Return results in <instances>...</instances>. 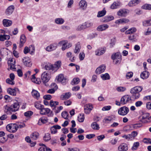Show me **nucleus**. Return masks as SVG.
I'll list each match as a JSON object with an SVG mask.
<instances>
[{
	"label": "nucleus",
	"mask_w": 151,
	"mask_h": 151,
	"mask_svg": "<svg viewBox=\"0 0 151 151\" xmlns=\"http://www.w3.org/2000/svg\"><path fill=\"white\" fill-rule=\"evenodd\" d=\"M19 107V105L18 102L14 103L10 107L7 105L5 106L4 107V111L6 112L9 111L15 112L18 110Z\"/></svg>",
	"instance_id": "nucleus-1"
},
{
	"label": "nucleus",
	"mask_w": 151,
	"mask_h": 151,
	"mask_svg": "<svg viewBox=\"0 0 151 151\" xmlns=\"http://www.w3.org/2000/svg\"><path fill=\"white\" fill-rule=\"evenodd\" d=\"M111 58L115 64H117L121 62L122 60V56L120 53L117 52L112 55Z\"/></svg>",
	"instance_id": "nucleus-2"
},
{
	"label": "nucleus",
	"mask_w": 151,
	"mask_h": 151,
	"mask_svg": "<svg viewBox=\"0 0 151 151\" xmlns=\"http://www.w3.org/2000/svg\"><path fill=\"white\" fill-rule=\"evenodd\" d=\"M50 78L49 74L46 72H43L41 75V78L42 81L46 86L47 85L46 83L49 81Z\"/></svg>",
	"instance_id": "nucleus-3"
},
{
	"label": "nucleus",
	"mask_w": 151,
	"mask_h": 151,
	"mask_svg": "<svg viewBox=\"0 0 151 151\" xmlns=\"http://www.w3.org/2000/svg\"><path fill=\"white\" fill-rule=\"evenodd\" d=\"M129 111V108L126 106L121 107L118 109V114L121 115L125 116L127 114Z\"/></svg>",
	"instance_id": "nucleus-4"
},
{
	"label": "nucleus",
	"mask_w": 151,
	"mask_h": 151,
	"mask_svg": "<svg viewBox=\"0 0 151 151\" xmlns=\"http://www.w3.org/2000/svg\"><path fill=\"white\" fill-rule=\"evenodd\" d=\"M121 104L124 105L127 103H129L131 101V97L129 95H126L123 96L121 98Z\"/></svg>",
	"instance_id": "nucleus-5"
},
{
	"label": "nucleus",
	"mask_w": 151,
	"mask_h": 151,
	"mask_svg": "<svg viewBox=\"0 0 151 151\" xmlns=\"http://www.w3.org/2000/svg\"><path fill=\"white\" fill-rule=\"evenodd\" d=\"M149 114L145 113L143 114L139 117V121L142 123H146L149 122L147 118L149 116Z\"/></svg>",
	"instance_id": "nucleus-6"
},
{
	"label": "nucleus",
	"mask_w": 151,
	"mask_h": 151,
	"mask_svg": "<svg viewBox=\"0 0 151 151\" xmlns=\"http://www.w3.org/2000/svg\"><path fill=\"white\" fill-rule=\"evenodd\" d=\"M59 44L62 45V49L63 50H65L66 49L72 46V44L70 43H68L66 41H62L60 42Z\"/></svg>",
	"instance_id": "nucleus-7"
},
{
	"label": "nucleus",
	"mask_w": 151,
	"mask_h": 151,
	"mask_svg": "<svg viewBox=\"0 0 151 151\" xmlns=\"http://www.w3.org/2000/svg\"><path fill=\"white\" fill-rule=\"evenodd\" d=\"M93 108V106L91 104H86L84 106L85 113L87 114H89Z\"/></svg>",
	"instance_id": "nucleus-8"
},
{
	"label": "nucleus",
	"mask_w": 151,
	"mask_h": 151,
	"mask_svg": "<svg viewBox=\"0 0 151 151\" xmlns=\"http://www.w3.org/2000/svg\"><path fill=\"white\" fill-rule=\"evenodd\" d=\"M143 88L141 86H137L132 88L130 90L131 93H139L142 90Z\"/></svg>",
	"instance_id": "nucleus-9"
},
{
	"label": "nucleus",
	"mask_w": 151,
	"mask_h": 151,
	"mask_svg": "<svg viewBox=\"0 0 151 151\" xmlns=\"http://www.w3.org/2000/svg\"><path fill=\"white\" fill-rule=\"evenodd\" d=\"M23 62L24 65L28 67H30L32 63L29 58L28 57H25L23 59Z\"/></svg>",
	"instance_id": "nucleus-10"
},
{
	"label": "nucleus",
	"mask_w": 151,
	"mask_h": 151,
	"mask_svg": "<svg viewBox=\"0 0 151 151\" xmlns=\"http://www.w3.org/2000/svg\"><path fill=\"white\" fill-rule=\"evenodd\" d=\"M128 147L127 144L125 143L121 144L118 147L119 151H127Z\"/></svg>",
	"instance_id": "nucleus-11"
},
{
	"label": "nucleus",
	"mask_w": 151,
	"mask_h": 151,
	"mask_svg": "<svg viewBox=\"0 0 151 151\" xmlns=\"http://www.w3.org/2000/svg\"><path fill=\"white\" fill-rule=\"evenodd\" d=\"M106 66L104 65H101L96 70L95 72L98 74H100L103 72L106 69Z\"/></svg>",
	"instance_id": "nucleus-12"
},
{
	"label": "nucleus",
	"mask_w": 151,
	"mask_h": 151,
	"mask_svg": "<svg viewBox=\"0 0 151 151\" xmlns=\"http://www.w3.org/2000/svg\"><path fill=\"white\" fill-rule=\"evenodd\" d=\"M14 9V6L12 5L9 6L6 9L5 13L6 14L9 15L12 14Z\"/></svg>",
	"instance_id": "nucleus-13"
},
{
	"label": "nucleus",
	"mask_w": 151,
	"mask_h": 151,
	"mask_svg": "<svg viewBox=\"0 0 151 151\" xmlns=\"http://www.w3.org/2000/svg\"><path fill=\"white\" fill-rule=\"evenodd\" d=\"M61 128V127L58 125H54L51 128L50 130L52 134H55L56 133L57 131V129H60Z\"/></svg>",
	"instance_id": "nucleus-14"
},
{
	"label": "nucleus",
	"mask_w": 151,
	"mask_h": 151,
	"mask_svg": "<svg viewBox=\"0 0 151 151\" xmlns=\"http://www.w3.org/2000/svg\"><path fill=\"white\" fill-rule=\"evenodd\" d=\"M66 79L65 78L63 74H59L57 80L58 81L61 82L63 84L65 83Z\"/></svg>",
	"instance_id": "nucleus-15"
},
{
	"label": "nucleus",
	"mask_w": 151,
	"mask_h": 151,
	"mask_svg": "<svg viewBox=\"0 0 151 151\" xmlns=\"http://www.w3.org/2000/svg\"><path fill=\"white\" fill-rule=\"evenodd\" d=\"M50 110L48 108H44V106H42V107L40 109V113L42 115H45L50 113Z\"/></svg>",
	"instance_id": "nucleus-16"
},
{
	"label": "nucleus",
	"mask_w": 151,
	"mask_h": 151,
	"mask_svg": "<svg viewBox=\"0 0 151 151\" xmlns=\"http://www.w3.org/2000/svg\"><path fill=\"white\" fill-rule=\"evenodd\" d=\"M47 122L48 119L45 116H43L39 119L38 124L39 125H41L42 124H45Z\"/></svg>",
	"instance_id": "nucleus-17"
},
{
	"label": "nucleus",
	"mask_w": 151,
	"mask_h": 151,
	"mask_svg": "<svg viewBox=\"0 0 151 151\" xmlns=\"http://www.w3.org/2000/svg\"><path fill=\"white\" fill-rule=\"evenodd\" d=\"M109 27V26L106 24H103L99 26L97 28V30L102 31L105 30Z\"/></svg>",
	"instance_id": "nucleus-18"
},
{
	"label": "nucleus",
	"mask_w": 151,
	"mask_h": 151,
	"mask_svg": "<svg viewBox=\"0 0 151 151\" xmlns=\"http://www.w3.org/2000/svg\"><path fill=\"white\" fill-rule=\"evenodd\" d=\"M61 65V61L60 60L58 61L55 63L53 65L54 67L53 69L54 72H55L60 67Z\"/></svg>",
	"instance_id": "nucleus-19"
},
{
	"label": "nucleus",
	"mask_w": 151,
	"mask_h": 151,
	"mask_svg": "<svg viewBox=\"0 0 151 151\" xmlns=\"http://www.w3.org/2000/svg\"><path fill=\"white\" fill-rule=\"evenodd\" d=\"M26 41V38L25 36L22 35L21 36L20 42L19 43V47H22L23 46L24 44Z\"/></svg>",
	"instance_id": "nucleus-20"
},
{
	"label": "nucleus",
	"mask_w": 151,
	"mask_h": 151,
	"mask_svg": "<svg viewBox=\"0 0 151 151\" xmlns=\"http://www.w3.org/2000/svg\"><path fill=\"white\" fill-rule=\"evenodd\" d=\"M12 24V21L7 19H4L3 20V24L4 26L7 27L11 26Z\"/></svg>",
	"instance_id": "nucleus-21"
},
{
	"label": "nucleus",
	"mask_w": 151,
	"mask_h": 151,
	"mask_svg": "<svg viewBox=\"0 0 151 151\" xmlns=\"http://www.w3.org/2000/svg\"><path fill=\"white\" fill-rule=\"evenodd\" d=\"M127 14V12L125 9H120L117 12V15L119 16L125 17Z\"/></svg>",
	"instance_id": "nucleus-22"
},
{
	"label": "nucleus",
	"mask_w": 151,
	"mask_h": 151,
	"mask_svg": "<svg viewBox=\"0 0 151 151\" xmlns=\"http://www.w3.org/2000/svg\"><path fill=\"white\" fill-rule=\"evenodd\" d=\"M79 5L81 8L83 9H85L87 7V4L85 0H81L79 2Z\"/></svg>",
	"instance_id": "nucleus-23"
},
{
	"label": "nucleus",
	"mask_w": 151,
	"mask_h": 151,
	"mask_svg": "<svg viewBox=\"0 0 151 151\" xmlns=\"http://www.w3.org/2000/svg\"><path fill=\"white\" fill-rule=\"evenodd\" d=\"M149 73L148 71L145 70L141 73L140 77L141 78L144 79L147 78L149 77Z\"/></svg>",
	"instance_id": "nucleus-24"
},
{
	"label": "nucleus",
	"mask_w": 151,
	"mask_h": 151,
	"mask_svg": "<svg viewBox=\"0 0 151 151\" xmlns=\"http://www.w3.org/2000/svg\"><path fill=\"white\" fill-rule=\"evenodd\" d=\"M57 44H53L47 47L46 50L48 51H51L56 49L57 47Z\"/></svg>",
	"instance_id": "nucleus-25"
},
{
	"label": "nucleus",
	"mask_w": 151,
	"mask_h": 151,
	"mask_svg": "<svg viewBox=\"0 0 151 151\" xmlns=\"http://www.w3.org/2000/svg\"><path fill=\"white\" fill-rule=\"evenodd\" d=\"M142 126L141 124H132L129 126V128L131 130H134L137 129Z\"/></svg>",
	"instance_id": "nucleus-26"
},
{
	"label": "nucleus",
	"mask_w": 151,
	"mask_h": 151,
	"mask_svg": "<svg viewBox=\"0 0 151 151\" xmlns=\"http://www.w3.org/2000/svg\"><path fill=\"white\" fill-rule=\"evenodd\" d=\"M106 50L104 48L98 49L95 51L96 55L100 56L103 54L105 52Z\"/></svg>",
	"instance_id": "nucleus-27"
},
{
	"label": "nucleus",
	"mask_w": 151,
	"mask_h": 151,
	"mask_svg": "<svg viewBox=\"0 0 151 151\" xmlns=\"http://www.w3.org/2000/svg\"><path fill=\"white\" fill-rule=\"evenodd\" d=\"M25 140L27 142H29L30 144V146L31 147L34 146L36 144V142L32 141L30 138L28 136L25 137Z\"/></svg>",
	"instance_id": "nucleus-28"
},
{
	"label": "nucleus",
	"mask_w": 151,
	"mask_h": 151,
	"mask_svg": "<svg viewBox=\"0 0 151 151\" xmlns=\"http://www.w3.org/2000/svg\"><path fill=\"white\" fill-rule=\"evenodd\" d=\"M140 2L139 0H132L129 2L128 5L129 6H134L138 4Z\"/></svg>",
	"instance_id": "nucleus-29"
},
{
	"label": "nucleus",
	"mask_w": 151,
	"mask_h": 151,
	"mask_svg": "<svg viewBox=\"0 0 151 151\" xmlns=\"http://www.w3.org/2000/svg\"><path fill=\"white\" fill-rule=\"evenodd\" d=\"M32 94L35 98H36L37 99H39L40 96L39 93L37 91L35 90H33L32 92Z\"/></svg>",
	"instance_id": "nucleus-30"
},
{
	"label": "nucleus",
	"mask_w": 151,
	"mask_h": 151,
	"mask_svg": "<svg viewBox=\"0 0 151 151\" xmlns=\"http://www.w3.org/2000/svg\"><path fill=\"white\" fill-rule=\"evenodd\" d=\"M39 134L37 132L32 133L30 136V139L33 140H35L38 138Z\"/></svg>",
	"instance_id": "nucleus-31"
},
{
	"label": "nucleus",
	"mask_w": 151,
	"mask_h": 151,
	"mask_svg": "<svg viewBox=\"0 0 151 151\" xmlns=\"http://www.w3.org/2000/svg\"><path fill=\"white\" fill-rule=\"evenodd\" d=\"M81 48V44L79 42H77L75 46V48L74 50L75 53H78L80 52Z\"/></svg>",
	"instance_id": "nucleus-32"
},
{
	"label": "nucleus",
	"mask_w": 151,
	"mask_h": 151,
	"mask_svg": "<svg viewBox=\"0 0 151 151\" xmlns=\"http://www.w3.org/2000/svg\"><path fill=\"white\" fill-rule=\"evenodd\" d=\"M71 94L70 92L66 93L62 95L61 98L62 100H64L69 99L71 96Z\"/></svg>",
	"instance_id": "nucleus-33"
},
{
	"label": "nucleus",
	"mask_w": 151,
	"mask_h": 151,
	"mask_svg": "<svg viewBox=\"0 0 151 151\" xmlns=\"http://www.w3.org/2000/svg\"><path fill=\"white\" fill-rule=\"evenodd\" d=\"M35 74H34L32 76L31 78L32 81L35 83L37 84H40L41 83V81L40 79H36L35 77Z\"/></svg>",
	"instance_id": "nucleus-34"
},
{
	"label": "nucleus",
	"mask_w": 151,
	"mask_h": 151,
	"mask_svg": "<svg viewBox=\"0 0 151 151\" xmlns=\"http://www.w3.org/2000/svg\"><path fill=\"white\" fill-rule=\"evenodd\" d=\"M54 67L53 65L50 63H48L45 66V69L48 70H51L52 71L54 72V70L53 69Z\"/></svg>",
	"instance_id": "nucleus-35"
},
{
	"label": "nucleus",
	"mask_w": 151,
	"mask_h": 151,
	"mask_svg": "<svg viewBox=\"0 0 151 151\" xmlns=\"http://www.w3.org/2000/svg\"><path fill=\"white\" fill-rule=\"evenodd\" d=\"M121 5V3L119 2H115L111 5V8L114 9L117 8Z\"/></svg>",
	"instance_id": "nucleus-36"
},
{
	"label": "nucleus",
	"mask_w": 151,
	"mask_h": 151,
	"mask_svg": "<svg viewBox=\"0 0 151 151\" xmlns=\"http://www.w3.org/2000/svg\"><path fill=\"white\" fill-rule=\"evenodd\" d=\"M7 92L11 95L15 96L16 94V91L14 89L9 88L8 89Z\"/></svg>",
	"instance_id": "nucleus-37"
},
{
	"label": "nucleus",
	"mask_w": 151,
	"mask_h": 151,
	"mask_svg": "<svg viewBox=\"0 0 151 151\" xmlns=\"http://www.w3.org/2000/svg\"><path fill=\"white\" fill-rule=\"evenodd\" d=\"M106 11L105 10V9H104L103 10L98 12L97 17H103L106 14Z\"/></svg>",
	"instance_id": "nucleus-38"
},
{
	"label": "nucleus",
	"mask_w": 151,
	"mask_h": 151,
	"mask_svg": "<svg viewBox=\"0 0 151 151\" xmlns=\"http://www.w3.org/2000/svg\"><path fill=\"white\" fill-rule=\"evenodd\" d=\"M136 29L135 27L132 28L125 32V34H129L131 33H133L136 31Z\"/></svg>",
	"instance_id": "nucleus-39"
},
{
	"label": "nucleus",
	"mask_w": 151,
	"mask_h": 151,
	"mask_svg": "<svg viewBox=\"0 0 151 151\" xmlns=\"http://www.w3.org/2000/svg\"><path fill=\"white\" fill-rule=\"evenodd\" d=\"M64 22V20L61 18H58L55 20V22L58 24H62Z\"/></svg>",
	"instance_id": "nucleus-40"
},
{
	"label": "nucleus",
	"mask_w": 151,
	"mask_h": 151,
	"mask_svg": "<svg viewBox=\"0 0 151 151\" xmlns=\"http://www.w3.org/2000/svg\"><path fill=\"white\" fill-rule=\"evenodd\" d=\"M142 8V9L146 10H151V4H145L143 5Z\"/></svg>",
	"instance_id": "nucleus-41"
},
{
	"label": "nucleus",
	"mask_w": 151,
	"mask_h": 151,
	"mask_svg": "<svg viewBox=\"0 0 151 151\" xmlns=\"http://www.w3.org/2000/svg\"><path fill=\"white\" fill-rule=\"evenodd\" d=\"M91 127L94 129H99V125L96 122L92 123L91 124Z\"/></svg>",
	"instance_id": "nucleus-42"
},
{
	"label": "nucleus",
	"mask_w": 151,
	"mask_h": 151,
	"mask_svg": "<svg viewBox=\"0 0 151 151\" xmlns=\"http://www.w3.org/2000/svg\"><path fill=\"white\" fill-rule=\"evenodd\" d=\"M101 77L103 80H108L110 79V76L108 73L101 75Z\"/></svg>",
	"instance_id": "nucleus-43"
},
{
	"label": "nucleus",
	"mask_w": 151,
	"mask_h": 151,
	"mask_svg": "<svg viewBox=\"0 0 151 151\" xmlns=\"http://www.w3.org/2000/svg\"><path fill=\"white\" fill-rule=\"evenodd\" d=\"M143 25L145 26H147L151 25V20L149 19L143 22Z\"/></svg>",
	"instance_id": "nucleus-44"
},
{
	"label": "nucleus",
	"mask_w": 151,
	"mask_h": 151,
	"mask_svg": "<svg viewBox=\"0 0 151 151\" xmlns=\"http://www.w3.org/2000/svg\"><path fill=\"white\" fill-rule=\"evenodd\" d=\"M59 103L58 101H53L52 100L50 101V105L51 107H55L58 105Z\"/></svg>",
	"instance_id": "nucleus-45"
},
{
	"label": "nucleus",
	"mask_w": 151,
	"mask_h": 151,
	"mask_svg": "<svg viewBox=\"0 0 151 151\" xmlns=\"http://www.w3.org/2000/svg\"><path fill=\"white\" fill-rule=\"evenodd\" d=\"M80 79L79 78H74L72 81V84L73 85L77 84L80 82Z\"/></svg>",
	"instance_id": "nucleus-46"
},
{
	"label": "nucleus",
	"mask_w": 151,
	"mask_h": 151,
	"mask_svg": "<svg viewBox=\"0 0 151 151\" xmlns=\"http://www.w3.org/2000/svg\"><path fill=\"white\" fill-rule=\"evenodd\" d=\"M114 17L112 16H106L105 18L104 21L105 22H108L111 20H113Z\"/></svg>",
	"instance_id": "nucleus-47"
},
{
	"label": "nucleus",
	"mask_w": 151,
	"mask_h": 151,
	"mask_svg": "<svg viewBox=\"0 0 151 151\" xmlns=\"http://www.w3.org/2000/svg\"><path fill=\"white\" fill-rule=\"evenodd\" d=\"M139 143L138 142H134V144L133 147L132 148V150H136L137 147H139Z\"/></svg>",
	"instance_id": "nucleus-48"
},
{
	"label": "nucleus",
	"mask_w": 151,
	"mask_h": 151,
	"mask_svg": "<svg viewBox=\"0 0 151 151\" xmlns=\"http://www.w3.org/2000/svg\"><path fill=\"white\" fill-rule=\"evenodd\" d=\"M84 119V115L80 114L78 117V120L79 122H83Z\"/></svg>",
	"instance_id": "nucleus-49"
},
{
	"label": "nucleus",
	"mask_w": 151,
	"mask_h": 151,
	"mask_svg": "<svg viewBox=\"0 0 151 151\" xmlns=\"http://www.w3.org/2000/svg\"><path fill=\"white\" fill-rule=\"evenodd\" d=\"M44 140L45 141H47L51 139L50 134L48 133H47L43 137Z\"/></svg>",
	"instance_id": "nucleus-50"
},
{
	"label": "nucleus",
	"mask_w": 151,
	"mask_h": 151,
	"mask_svg": "<svg viewBox=\"0 0 151 151\" xmlns=\"http://www.w3.org/2000/svg\"><path fill=\"white\" fill-rule=\"evenodd\" d=\"M113 119V118L111 116H108L105 118L104 120V122L105 123H108Z\"/></svg>",
	"instance_id": "nucleus-51"
},
{
	"label": "nucleus",
	"mask_w": 151,
	"mask_h": 151,
	"mask_svg": "<svg viewBox=\"0 0 151 151\" xmlns=\"http://www.w3.org/2000/svg\"><path fill=\"white\" fill-rule=\"evenodd\" d=\"M86 28V27L84 23L81 25L78 26L76 29L78 31H81Z\"/></svg>",
	"instance_id": "nucleus-52"
},
{
	"label": "nucleus",
	"mask_w": 151,
	"mask_h": 151,
	"mask_svg": "<svg viewBox=\"0 0 151 151\" xmlns=\"http://www.w3.org/2000/svg\"><path fill=\"white\" fill-rule=\"evenodd\" d=\"M131 93L132 94V97L135 99H138L140 96V94L139 93Z\"/></svg>",
	"instance_id": "nucleus-53"
},
{
	"label": "nucleus",
	"mask_w": 151,
	"mask_h": 151,
	"mask_svg": "<svg viewBox=\"0 0 151 151\" xmlns=\"http://www.w3.org/2000/svg\"><path fill=\"white\" fill-rule=\"evenodd\" d=\"M14 64L15 63H10L9 62H8L9 66L10 69H11L12 70H14L16 69V68L15 67Z\"/></svg>",
	"instance_id": "nucleus-54"
},
{
	"label": "nucleus",
	"mask_w": 151,
	"mask_h": 151,
	"mask_svg": "<svg viewBox=\"0 0 151 151\" xmlns=\"http://www.w3.org/2000/svg\"><path fill=\"white\" fill-rule=\"evenodd\" d=\"M62 116L65 119H66L68 118V114L66 111H63L61 114Z\"/></svg>",
	"instance_id": "nucleus-55"
},
{
	"label": "nucleus",
	"mask_w": 151,
	"mask_h": 151,
	"mask_svg": "<svg viewBox=\"0 0 151 151\" xmlns=\"http://www.w3.org/2000/svg\"><path fill=\"white\" fill-rule=\"evenodd\" d=\"M15 125L16 126V127H15L16 129L14 130V132H16L18 128H21L25 127V124L24 123L22 124V125H19L16 124Z\"/></svg>",
	"instance_id": "nucleus-56"
},
{
	"label": "nucleus",
	"mask_w": 151,
	"mask_h": 151,
	"mask_svg": "<svg viewBox=\"0 0 151 151\" xmlns=\"http://www.w3.org/2000/svg\"><path fill=\"white\" fill-rule=\"evenodd\" d=\"M33 112L31 111H29L24 113V115L27 117H29L32 114Z\"/></svg>",
	"instance_id": "nucleus-57"
},
{
	"label": "nucleus",
	"mask_w": 151,
	"mask_h": 151,
	"mask_svg": "<svg viewBox=\"0 0 151 151\" xmlns=\"http://www.w3.org/2000/svg\"><path fill=\"white\" fill-rule=\"evenodd\" d=\"M133 73L132 72H128L126 75V77L127 79H129L133 76Z\"/></svg>",
	"instance_id": "nucleus-58"
},
{
	"label": "nucleus",
	"mask_w": 151,
	"mask_h": 151,
	"mask_svg": "<svg viewBox=\"0 0 151 151\" xmlns=\"http://www.w3.org/2000/svg\"><path fill=\"white\" fill-rule=\"evenodd\" d=\"M126 90V88L123 87H119L116 88V90L119 92L124 91Z\"/></svg>",
	"instance_id": "nucleus-59"
},
{
	"label": "nucleus",
	"mask_w": 151,
	"mask_h": 151,
	"mask_svg": "<svg viewBox=\"0 0 151 151\" xmlns=\"http://www.w3.org/2000/svg\"><path fill=\"white\" fill-rule=\"evenodd\" d=\"M111 108L110 106H106L102 108V110L103 111H108L110 110Z\"/></svg>",
	"instance_id": "nucleus-60"
},
{
	"label": "nucleus",
	"mask_w": 151,
	"mask_h": 151,
	"mask_svg": "<svg viewBox=\"0 0 151 151\" xmlns=\"http://www.w3.org/2000/svg\"><path fill=\"white\" fill-rule=\"evenodd\" d=\"M13 126V124H9L6 127V129L9 132H10V130H12V128L14 127Z\"/></svg>",
	"instance_id": "nucleus-61"
},
{
	"label": "nucleus",
	"mask_w": 151,
	"mask_h": 151,
	"mask_svg": "<svg viewBox=\"0 0 151 151\" xmlns=\"http://www.w3.org/2000/svg\"><path fill=\"white\" fill-rule=\"evenodd\" d=\"M143 142L145 143H149L151 144V139L150 138H145L143 140Z\"/></svg>",
	"instance_id": "nucleus-62"
},
{
	"label": "nucleus",
	"mask_w": 151,
	"mask_h": 151,
	"mask_svg": "<svg viewBox=\"0 0 151 151\" xmlns=\"http://www.w3.org/2000/svg\"><path fill=\"white\" fill-rule=\"evenodd\" d=\"M6 83L12 85L14 84V83L13 81L11 80L9 78H7L6 80Z\"/></svg>",
	"instance_id": "nucleus-63"
},
{
	"label": "nucleus",
	"mask_w": 151,
	"mask_h": 151,
	"mask_svg": "<svg viewBox=\"0 0 151 151\" xmlns=\"http://www.w3.org/2000/svg\"><path fill=\"white\" fill-rule=\"evenodd\" d=\"M68 151H80L79 149L77 148H69Z\"/></svg>",
	"instance_id": "nucleus-64"
}]
</instances>
